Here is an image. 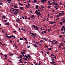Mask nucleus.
<instances>
[{"instance_id":"obj_1","label":"nucleus","mask_w":65,"mask_h":65,"mask_svg":"<svg viewBox=\"0 0 65 65\" xmlns=\"http://www.w3.org/2000/svg\"><path fill=\"white\" fill-rule=\"evenodd\" d=\"M35 13H36L37 15L39 16V15H41L40 12H35Z\"/></svg>"},{"instance_id":"obj_2","label":"nucleus","mask_w":65,"mask_h":65,"mask_svg":"<svg viewBox=\"0 0 65 65\" xmlns=\"http://www.w3.org/2000/svg\"><path fill=\"white\" fill-rule=\"evenodd\" d=\"M27 55L28 56H27L26 55H25V56L24 55L25 57L26 58H28V57H29L30 58V55L29 54H27Z\"/></svg>"},{"instance_id":"obj_3","label":"nucleus","mask_w":65,"mask_h":65,"mask_svg":"<svg viewBox=\"0 0 65 65\" xmlns=\"http://www.w3.org/2000/svg\"><path fill=\"white\" fill-rule=\"evenodd\" d=\"M53 4L55 6L59 5L57 3H55V2H53Z\"/></svg>"},{"instance_id":"obj_4","label":"nucleus","mask_w":65,"mask_h":65,"mask_svg":"<svg viewBox=\"0 0 65 65\" xmlns=\"http://www.w3.org/2000/svg\"><path fill=\"white\" fill-rule=\"evenodd\" d=\"M6 37L9 39H11L12 38V37L11 36H9L8 35H6Z\"/></svg>"},{"instance_id":"obj_5","label":"nucleus","mask_w":65,"mask_h":65,"mask_svg":"<svg viewBox=\"0 0 65 65\" xmlns=\"http://www.w3.org/2000/svg\"><path fill=\"white\" fill-rule=\"evenodd\" d=\"M19 9H20L21 10H23V7H19Z\"/></svg>"},{"instance_id":"obj_6","label":"nucleus","mask_w":65,"mask_h":65,"mask_svg":"<svg viewBox=\"0 0 65 65\" xmlns=\"http://www.w3.org/2000/svg\"><path fill=\"white\" fill-rule=\"evenodd\" d=\"M52 49H53V48H52L50 47V48H48V49H47V50H48V51H51V50H52Z\"/></svg>"},{"instance_id":"obj_7","label":"nucleus","mask_w":65,"mask_h":65,"mask_svg":"<svg viewBox=\"0 0 65 65\" xmlns=\"http://www.w3.org/2000/svg\"><path fill=\"white\" fill-rule=\"evenodd\" d=\"M38 9V10H36L35 11V12H38V11H41V10H39V9Z\"/></svg>"},{"instance_id":"obj_8","label":"nucleus","mask_w":65,"mask_h":65,"mask_svg":"<svg viewBox=\"0 0 65 65\" xmlns=\"http://www.w3.org/2000/svg\"><path fill=\"white\" fill-rule=\"evenodd\" d=\"M55 63V62L54 61H52L50 62V63L51 64H54Z\"/></svg>"},{"instance_id":"obj_9","label":"nucleus","mask_w":65,"mask_h":65,"mask_svg":"<svg viewBox=\"0 0 65 65\" xmlns=\"http://www.w3.org/2000/svg\"><path fill=\"white\" fill-rule=\"evenodd\" d=\"M14 7L15 8L17 9V8H18L17 7V6L16 5H14Z\"/></svg>"},{"instance_id":"obj_10","label":"nucleus","mask_w":65,"mask_h":65,"mask_svg":"<svg viewBox=\"0 0 65 65\" xmlns=\"http://www.w3.org/2000/svg\"><path fill=\"white\" fill-rule=\"evenodd\" d=\"M19 6L20 5L22 6H23V4H22L21 3H19Z\"/></svg>"},{"instance_id":"obj_11","label":"nucleus","mask_w":65,"mask_h":65,"mask_svg":"<svg viewBox=\"0 0 65 65\" xmlns=\"http://www.w3.org/2000/svg\"><path fill=\"white\" fill-rule=\"evenodd\" d=\"M38 5H37L36 6V7L35 8H36V9H38Z\"/></svg>"},{"instance_id":"obj_12","label":"nucleus","mask_w":65,"mask_h":65,"mask_svg":"<svg viewBox=\"0 0 65 65\" xmlns=\"http://www.w3.org/2000/svg\"><path fill=\"white\" fill-rule=\"evenodd\" d=\"M24 60H25V61H26L28 60V58H23Z\"/></svg>"},{"instance_id":"obj_13","label":"nucleus","mask_w":65,"mask_h":65,"mask_svg":"<svg viewBox=\"0 0 65 65\" xmlns=\"http://www.w3.org/2000/svg\"><path fill=\"white\" fill-rule=\"evenodd\" d=\"M32 27L34 28H36V26L35 25H32Z\"/></svg>"},{"instance_id":"obj_14","label":"nucleus","mask_w":65,"mask_h":65,"mask_svg":"<svg viewBox=\"0 0 65 65\" xmlns=\"http://www.w3.org/2000/svg\"><path fill=\"white\" fill-rule=\"evenodd\" d=\"M34 15H32V16H31V19H33L34 18Z\"/></svg>"},{"instance_id":"obj_15","label":"nucleus","mask_w":65,"mask_h":65,"mask_svg":"<svg viewBox=\"0 0 65 65\" xmlns=\"http://www.w3.org/2000/svg\"><path fill=\"white\" fill-rule=\"evenodd\" d=\"M15 21H16L18 23H19V24H21L20 23V22L18 21V20H15Z\"/></svg>"},{"instance_id":"obj_16","label":"nucleus","mask_w":65,"mask_h":65,"mask_svg":"<svg viewBox=\"0 0 65 65\" xmlns=\"http://www.w3.org/2000/svg\"><path fill=\"white\" fill-rule=\"evenodd\" d=\"M26 51L25 50H23V54H25V52Z\"/></svg>"},{"instance_id":"obj_17","label":"nucleus","mask_w":65,"mask_h":65,"mask_svg":"<svg viewBox=\"0 0 65 65\" xmlns=\"http://www.w3.org/2000/svg\"><path fill=\"white\" fill-rule=\"evenodd\" d=\"M37 2V1L36 0H35L34 1V3H36Z\"/></svg>"},{"instance_id":"obj_18","label":"nucleus","mask_w":65,"mask_h":65,"mask_svg":"<svg viewBox=\"0 0 65 65\" xmlns=\"http://www.w3.org/2000/svg\"><path fill=\"white\" fill-rule=\"evenodd\" d=\"M62 23H63V22H60L59 23V24H60V25H62Z\"/></svg>"},{"instance_id":"obj_19","label":"nucleus","mask_w":65,"mask_h":65,"mask_svg":"<svg viewBox=\"0 0 65 65\" xmlns=\"http://www.w3.org/2000/svg\"><path fill=\"white\" fill-rule=\"evenodd\" d=\"M24 40V39L23 38H20V39H19V40Z\"/></svg>"},{"instance_id":"obj_20","label":"nucleus","mask_w":65,"mask_h":65,"mask_svg":"<svg viewBox=\"0 0 65 65\" xmlns=\"http://www.w3.org/2000/svg\"><path fill=\"white\" fill-rule=\"evenodd\" d=\"M5 25H8V26L9 25V24L7 23H5Z\"/></svg>"},{"instance_id":"obj_21","label":"nucleus","mask_w":65,"mask_h":65,"mask_svg":"<svg viewBox=\"0 0 65 65\" xmlns=\"http://www.w3.org/2000/svg\"><path fill=\"white\" fill-rule=\"evenodd\" d=\"M41 3H43L44 4V3L43 1V0H41Z\"/></svg>"},{"instance_id":"obj_22","label":"nucleus","mask_w":65,"mask_h":65,"mask_svg":"<svg viewBox=\"0 0 65 65\" xmlns=\"http://www.w3.org/2000/svg\"><path fill=\"white\" fill-rule=\"evenodd\" d=\"M31 2V1L30 0H29V1H27V2H28V3H29Z\"/></svg>"},{"instance_id":"obj_23","label":"nucleus","mask_w":65,"mask_h":65,"mask_svg":"<svg viewBox=\"0 0 65 65\" xmlns=\"http://www.w3.org/2000/svg\"><path fill=\"white\" fill-rule=\"evenodd\" d=\"M48 5H52V4H52V3H49L48 4Z\"/></svg>"},{"instance_id":"obj_24","label":"nucleus","mask_w":65,"mask_h":65,"mask_svg":"<svg viewBox=\"0 0 65 65\" xmlns=\"http://www.w3.org/2000/svg\"><path fill=\"white\" fill-rule=\"evenodd\" d=\"M51 28L50 29H47V31H48V32L50 31V30H51Z\"/></svg>"},{"instance_id":"obj_25","label":"nucleus","mask_w":65,"mask_h":65,"mask_svg":"<svg viewBox=\"0 0 65 65\" xmlns=\"http://www.w3.org/2000/svg\"><path fill=\"white\" fill-rule=\"evenodd\" d=\"M1 44L2 45V46H4L6 45L5 44Z\"/></svg>"},{"instance_id":"obj_26","label":"nucleus","mask_w":65,"mask_h":65,"mask_svg":"<svg viewBox=\"0 0 65 65\" xmlns=\"http://www.w3.org/2000/svg\"><path fill=\"white\" fill-rule=\"evenodd\" d=\"M13 14H15V15L17 14V13H15V12L13 13Z\"/></svg>"},{"instance_id":"obj_27","label":"nucleus","mask_w":65,"mask_h":65,"mask_svg":"<svg viewBox=\"0 0 65 65\" xmlns=\"http://www.w3.org/2000/svg\"><path fill=\"white\" fill-rule=\"evenodd\" d=\"M31 34L32 35H36L35 34H34L33 33H31Z\"/></svg>"},{"instance_id":"obj_28","label":"nucleus","mask_w":65,"mask_h":65,"mask_svg":"<svg viewBox=\"0 0 65 65\" xmlns=\"http://www.w3.org/2000/svg\"><path fill=\"white\" fill-rule=\"evenodd\" d=\"M40 29L41 30H44V28L41 29V28H40Z\"/></svg>"},{"instance_id":"obj_29","label":"nucleus","mask_w":65,"mask_h":65,"mask_svg":"<svg viewBox=\"0 0 65 65\" xmlns=\"http://www.w3.org/2000/svg\"><path fill=\"white\" fill-rule=\"evenodd\" d=\"M60 44L62 46H63V44H62V43H60Z\"/></svg>"},{"instance_id":"obj_30","label":"nucleus","mask_w":65,"mask_h":65,"mask_svg":"<svg viewBox=\"0 0 65 65\" xmlns=\"http://www.w3.org/2000/svg\"><path fill=\"white\" fill-rule=\"evenodd\" d=\"M40 42L41 43H42L43 42V41H42V40H40Z\"/></svg>"},{"instance_id":"obj_31","label":"nucleus","mask_w":65,"mask_h":65,"mask_svg":"<svg viewBox=\"0 0 65 65\" xmlns=\"http://www.w3.org/2000/svg\"><path fill=\"white\" fill-rule=\"evenodd\" d=\"M28 19V18H27V17L26 16H25V19L26 20H27Z\"/></svg>"},{"instance_id":"obj_32","label":"nucleus","mask_w":65,"mask_h":65,"mask_svg":"<svg viewBox=\"0 0 65 65\" xmlns=\"http://www.w3.org/2000/svg\"><path fill=\"white\" fill-rule=\"evenodd\" d=\"M53 22L52 21L51 22H50V24H51L52 25V24H53Z\"/></svg>"},{"instance_id":"obj_33","label":"nucleus","mask_w":65,"mask_h":65,"mask_svg":"<svg viewBox=\"0 0 65 65\" xmlns=\"http://www.w3.org/2000/svg\"><path fill=\"white\" fill-rule=\"evenodd\" d=\"M49 42H51L52 43H53L54 42H53L52 41H49Z\"/></svg>"},{"instance_id":"obj_34","label":"nucleus","mask_w":65,"mask_h":65,"mask_svg":"<svg viewBox=\"0 0 65 65\" xmlns=\"http://www.w3.org/2000/svg\"><path fill=\"white\" fill-rule=\"evenodd\" d=\"M18 12V11H15V12L17 13H19V12Z\"/></svg>"},{"instance_id":"obj_35","label":"nucleus","mask_w":65,"mask_h":65,"mask_svg":"<svg viewBox=\"0 0 65 65\" xmlns=\"http://www.w3.org/2000/svg\"><path fill=\"white\" fill-rule=\"evenodd\" d=\"M9 41L10 42V43H12V40H10Z\"/></svg>"},{"instance_id":"obj_36","label":"nucleus","mask_w":65,"mask_h":65,"mask_svg":"<svg viewBox=\"0 0 65 65\" xmlns=\"http://www.w3.org/2000/svg\"><path fill=\"white\" fill-rule=\"evenodd\" d=\"M51 56H54L53 54H51Z\"/></svg>"},{"instance_id":"obj_37","label":"nucleus","mask_w":65,"mask_h":65,"mask_svg":"<svg viewBox=\"0 0 65 65\" xmlns=\"http://www.w3.org/2000/svg\"><path fill=\"white\" fill-rule=\"evenodd\" d=\"M43 0L44 1V2H46V1H47V0Z\"/></svg>"},{"instance_id":"obj_38","label":"nucleus","mask_w":65,"mask_h":65,"mask_svg":"<svg viewBox=\"0 0 65 65\" xmlns=\"http://www.w3.org/2000/svg\"><path fill=\"white\" fill-rule=\"evenodd\" d=\"M14 46H15V47H16V48H17V45H15V44H14Z\"/></svg>"},{"instance_id":"obj_39","label":"nucleus","mask_w":65,"mask_h":65,"mask_svg":"<svg viewBox=\"0 0 65 65\" xmlns=\"http://www.w3.org/2000/svg\"><path fill=\"white\" fill-rule=\"evenodd\" d=\"M21 54H22V55H23V56H24V54L23 53V52H21Z\"/></svg>"},{"instance_id":"obj_40","label":"nucleus","mask_w":65,"mask_h":65,"mask_svg":"<svg viewBox=\"0 0 65 65\" xmlns=\"http://www.w3.org/2000/svg\"><path fill=\"white\" fill-rule=\"evenodd\" d=\"M61 14H62V13H58V15H61Z\"/></svg>"},{"instance_id":"obj_41","label":"nucleus","mask_w":65,"mask_h":65,"mask_svg":"<svg viewBox=\"0 0 65 65\" xmlns=\"http://www.w3.org/2000/svg\"><path fill=\"white\" fill-rule=\"evenodd\" d=\"M59 37H60V38H61L62 36L61 35H60L59 36Z\"/></svg>"},{"instance_id":"obj_42","label":"nucleus","mask_w":65,"mask_h":65,"mask_svg":"<svg viewBox=\"0 0 65 65\" xmlns=\"http://www.w3.org/2000/svg\"><path fill=\"white\" fill-rule=\"evenodd\" d=\"M64 13H61V15H64Z\"/></svg>"},{"instance_id":"obj_43","label":"nucleus","mask_w":65,"mask_h":65,"mask_svg":"<svg viewBox=\"0 0 65 65\" xmlns=\"http://www.w3.org/2000/svg\"><path fill=\"white\" fill-rule=\"evenodd\" d=\"M7 2H11V0H7Z\"/></svg>"},{"instance_id":"obj_44","label":"nucleus","mask_w":65,"mask_h":65,"mask_svg":"<svg viewBox=\"0 0 65 65\" xmlns=\"http://www.w3.org/2000/svg\"><path fill=\"white\" fill-rule=\"evenodd\" d=\"M55 44H57V43H58L57 41L55 42Z\"/></svg>"},{"instance_id":"obj_45","label":"nucleus","mask_w":65,"mask_h":65,"mask_svg":"<svg viewBox=\"0 0 65 65\" xmlns=\"http://www.w3.org/2000/svg\"><path fill=\"white\" fill-rule=\"evenodd\" d=\"M63 23H65V20H63Z\"/></svg>"},{"instance_id":"obj_46","label":"nucleus","mask_w":65,"mask_h":65,"mask_svg":"<svg viewBox=\"0 0 65 65\" xmlns=\"http://www.w3.org/2000/svg\"><path fill=\"white\" fill-rule=\"evenodd\" d=\"M46 53L47 54H48L49 53V52H46Z\"/></svg>"},{"instance_id":"obj_47","label":"nucleus","mask_w":65,"mask_h":65,"mask_svg":"<svg viewBox=\"0 0 65 65\" xmlns=\"http://www.w3.org/2000/svg\"><path fill=\"white\" fill-rule=\"evenodd\" d=\"M17 31L16 30L13 31V32L14 33H15Z\"/></svg>"},{"instance_id":"obj_48","label":"nucleus","mask_w":65,"mask_h":65,"mask_svg":"<svg viewBox=\"0 0 65 65\" xmlns=\"http://www.w3.org/2000/svg\"><path fill=\"white\" fill-rule=\"evenodd\" d=\"M51 2V1H47V3H50Z\"/></svg>"},{"instance_id":"obj_49","label":"nucleus","mask_w":65,"mask_h":65,"mask_svg":"<svg viewBox=\"0 0 65 65\" xmlns=\"http://www.w3.org/2000/svg\"><path fill=\"white\" fill-rule=\"evenodd\" d=\"M62 28H63V29L64 28H65L64 26H62Z\"/></svg>"},{"instance_id":"obj_50","label":"nucleus","mask_w":65,"mask_h":65,"mask_svg":"<svg viewBox=\"0 0 65 65\" xmlns=\"http://www.w3.org/2000/svg\"><path fill=\"white\" fill-rule=\"evenodd\" d=\"M51 60H52V61H54V59L53 58H51Z\"/></svg>"},{"instance_id":"obj_51","label":"nucleus","mask_w":65,"mask_h":65,"mask_svg":"<svg viewBox=\"0 0 65 65\" xmlns=\"http://www.w3.org/2000/svg\"><path fill=\"white\" fill-rule=\"evenodd\" d=\"M0 54L2 56H3V54L2 53H0Z\"/></svg>"},{"instance_id":"obj_52","label":"nucleus","mask_w":65,"mask_h":65,"mask_svg":"<svg viewBox=\"0 0 65 65\" xmlns=\"http://www.w3.org/2000/svg\"><path fill=\"white\" fill-rule=\"evenodd\" d=\"M42 39H43V40H44V39L46 40V39H46V38H43V37H42Z\"/></svg>"},{"instance_id":"obj_53","label":"nucleus","mask_w":65,"mask_h":65,"mask_svg":"<svg viewBox=\"0 0 65 65\" xmlns=\"http://www.w3.org/2000/svg\"><path fill=\"white\" fill-rule=\"evenodd\" d=\"M32 62L34 63L35 64L36 63V62Z\"/></svg>"},{"instance_id":"obj_54","label":"nucleus","mask_w":65,"mask_h":65,"mask_svg":"<svg viewBox=\"0 0 65 65\" xmlns=\"http://www.w3.org/2000/svg\"><path fill=\"white\" fill-rule=\"evenodd\" d=\"M13 55V54H11L10 55V56H12Z\"/></svg>"},{"instance_id":"obj_55","label":"nucleus","mask_w":65,"mask_h":65,"mask_svg":"<svg viewBox=\"0 0 65 65\" xmlns=\"http://www.w3.org/2000/svg\"><path fill=\"white\" fill-rule=\"evenodd\" d=\"M62 48L63 49V50H65V47H63V48Z\"/></svg>"},{"instance_id":"obj_56","label":"nucleus","mask_w":65,"mask_h":65,"mask_svg":"<svg viewBox=\"0 0 65 65\" xmlns=\"http://www.w3.org/2000/svg\"><path fill=\"white\" fill-rule=\"evenodd\" d=\"M47 8H50V6H48L47 7Z\"/></svg>"},{"instance_id":"obj_57","label":"nucleus","mask_w":65,"mask_h":65,"mask_svg":"<svg viewBox=\"0 0 65 65\" xmlns=\"http://www.w3.org/2000/svg\"><path fill=\"white\" fill-rule=\"evenodd\" d=\"M30 47V46H28V47H27L28 48H29Z\"/></svg>"},{"instance_id":"obj_58","label":"nucleus","mask_w":65,"mask_h":65,"mask_svg":"<svg viewBox=\"0 0 65 65\" xmlns=\"http://www.w3.org/2000/svg\"><path fill=\"white\" fill-rule=\"evenodd\" d=\"M3 18H4V19H5L6 18H5V17L4 16H3Z\"/></svg>"},{"instance_id":"obj_59","label":"nucleus","mask_w":65,"mask_h":65,"mask_svg":"<svg viewBox=\"0 0 65 65\" xmlns=\"http://www.w3.org/2000/svg\"><path fill=\"white\" fill-rule=\"evenodd\" d=\"M61 30L62 31H63V29L61 28Z\"/></svg>"},{"instance_id":"obj_60","label":"nucleus","mask_w":65,"mask_h":65,"mask_svg":"<svg viewBox=\"0 0 65 65\" xmlns=\"http://www.w3.org/2000/svg\"><path fill=\"white\" fill-rule=\"evenodd\" d=\"M44 8V7H43V6H42L41 7V9H43Z\"/></svg>"},{"instance_id":"obj_61","label":"nucleus","mask_w":65,"mask_h":65,"mask_svg":"<svg viewBox=\"0 0 65 65\" xmlns=\"http://www.w3.org/2000/svg\"><path fill=\"white\" fill-rule=\"evenodd\" d=\"M61 33H62V34H64L65 33V32H61Z\"/></svg>"},{"instance_id":"obj_62","label":"nucleus","mask_w":65,"mask_h":65,"mask_svg":"<svg viewBox=\"0 0 65 65\" xmlns=\"http://www.w3.org/2000/svg\"><path fill=\"white\" fill-rule=\"evenodd\" d=\"M7 20H4L5 22H7Z\"/></svg>"},{"instance_id":"obj_63","label":"nucleus","mask_w":65,"mask_h":65,"mask_svg":"<svg viewBox=\"0 0 65 65\" xmlns=\"http://www.w3.org/2000/svg\"><path fill=\"white\" fill-rule=\"evenodd\" d=\"M56 56L54 57V58L55 59H56Z\"/></svg>"},{"instance_id":"obj_64","label":"nucleus","mask_w":65,"mask_h":65,"mask_svg":"<svg viewBox=\"0 0 65 65\" xmlns=\"http://www.w3.org/2000/svg\"><path fill=\"white\" fill-rule=\"evenodd\" d=\"M63 31H64L65 32V28H63Z\"/></svg>"}]
</instances>
